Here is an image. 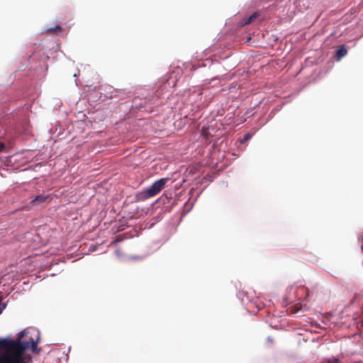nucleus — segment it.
Wrapping results in <instances>:
<instances>
[{"label": "nucleus", "instance_id": "f03ea898", "mask_svg": "<svg viewBox=\"0 0 363 363\" xmlns=\"http://www.w3.org/2000/svg\"><path fill=\"white\" fill-rule=\"evenodd\" d=\"M168 180V178L160 179L155 182L150 187L138 193V201H145L157 195L165 187Z\"/></svg>", "mask_w": 363, "mask_h": 363}, {"label": "nucleus", "instance_id": "1a4fd4ad", "mask_svg": "<svg viewBox=\"0 0 363 363\" xmlns=\"http://www.w3.org/2000/svg\"><path fill=\"white\" fill-rule=\"evenodd\" d=\"M5 308V306L4 303H0V313L2 312L4 308Z\"/></svg>", "mask_w": 363, "mask_h": 363}, {"label": "nucleus", "instance_id": "39448f33", "mask_svg": "<svg viewBox=\"0 0 363 363\" xmlns=\"http://www.w3.org/2000/svg\"><path fill=\"white\" fill-rule=\"evenodd\" d=\"M297 294L298 295L306 294V296L303 298H306L309 296V291L307 288H305L304 286H300L297 289Z\"/></svg>", "mask_w": 363, "mask_h": 363}, {"label": "nucleus", "instance_id": "6e6552de", "mask_svg": "<svg viewBox=\"0 0 363 363\" xmlns=\"http://www.w3.org/2000/svg\"><path fill=\"white\" fill-rule=\"evenodd\" d=\"M250 138L248 137H246V138H242L241 140H240V143H245Z\"/></svg>", "mask_w": 363, "mask_h": 363}, {"label": "nucleus", "instance_id": "9d476101", "mask_svg": "<svg viewBox=\"0 0 363 363\" xmlns=\"http://www.w3.org/2000/svg\"><path fill=\"white\" fill-rule=\"evenodd\" d=\"M328 363H337V360H333V361L330 360V361H328Z\"/></svg>", "mask_w": 363, "mask_h": 363}, {"label": "nucleus", "instance_id": "423d86ee", "mask_svg": "<svg viewBox=\"0 0 363 363\" xmlns=\"http://www.w3.org/2000/svg\"><path fill=\"white\" fill-rule=\"evenodd\" d=\"M257 15L256 13L252 14L248 18L244 20L242 25L246 26L250 24L257 18Z\"/></svg>", "mask_w": 363, "mask_h": 363}, {"label": "nucleus", "instance_id": "f8f14e48", "mask_svg": "<svg viewBox=\"0 0 363 363\" xmlns=\"http://www.w3.org/2000/svg\"><path fill=\"white\" fill-rule=\"evenodd\" d=\"M245 136L247 137V136H250V135L249 134H246Z\"/></svg>", "mask_w": 363, "mask_h": 363}, {"label": "nucleus", "instance_id": "9b49d317", "mask_svg": "<svg viewBox=\"0 0 363 363\" xmlns=\"http://www.w3.org/2000/svg\"><path fill=\"white\" fill-rule=\"evenodd\" d=\"M201 136H208V135L203 131H202Z\"/></svg>", "mask_w": 363, "mask_h": 363}, {"label": "nucleus", "instance_id": "f257e3e1", "mask_svg": "<svg viewBox=\"0 0 363 363\" xmlns=\"http://www.w3.org/2000/svg\"><path fill=\"white\" fill-rule=\"evenodd\" d=\"M20 337L16 340L0 339V363H26L24 352L28 349L34 350L37 347V342L32 341H21L23 332L20 333Z\"/></svg>", "mask_w": 363, "mask_h": 363}, {"label": "nucleus", "instance_id": "20e7f679", "mask_svg": "<svg viewBox=\"0 0 363 363\" xmlns=\"http://www.w3.org/2000/svg\"><path fill=\"white\" fill-rule=\"evenodd\" d=\"M347 53V50L345 45L340 46L336 51V55L338 59L345 57Z\"/></svg>", "mask_w": 363, "mask_h": 363}, {"label": "nucleus", "instance_id": "7ed1b4c3", "mask_svg": "<svg viewBox=\"0 0 363 363\" xmlns=\"http://www.w3.org/2000/svg\"><path fill=\"white\" fill-rule=\"evenodd\" d=\"M49 198L48 195H38L35 196L32 201L31 203L35 205L37 203H42L46 201V200Z\"/></svg>", "mask_w": 363, "mask_h": 363}, {"label": "nucleus", "instance_id": "0eeeda50", "mask_svg": "<svg viewBox=\"0 0 363 363\" xmlns=\"http://www.w3.org/2000/svg\"><path fill=\"white\" fill-rule=\"evenodd\" d=\"M6 150V145L0 141V152H5Z\"/></svg>", "mask_w": 363, "mask_h": 363}]
</instances>
